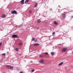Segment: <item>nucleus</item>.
<instances>
[{
	"label": "nucleus",
	"mask_w": 73,
	"mask_h": 73,
	"mask_svg": "<svg viewBox=\"0 0 73 73\" xmlns=\"http://www.w3.org/2000/svg\"><path fill=\"white\" fill-rule=\"evenodd\" d=\"M35 40V38H33V39H32V41H33L34 40Z\"/></svg>",
	"instance_id": "nucleus-23"
},
{
	"label": "nucleus",
	"mask_w": 73,
	"mask_h": 73,
	"mask_svg": "<svg viewBox=\"0 0 73 73\" xmlns=\"http://www.w3.org/2000/svg\"><path fill=\"white\" fill-rule=\"evenodd\" d=\"M20 3H21V4H24V0H22L20 1Z\"/></svg>",
	"instance_id": "nucleus-4"
},
{
	"label": "nucleus",
	"mask_w": 73,
	"mask_h": 73,
	"mask_svg": "<svg viewBox=\"0 0 73 73\" xmlns=\"http://www.w3.org/2000/svg\"><path fill=\"white\" fill-rule=\"evenodd\" d=\"M2 56H5V53L2 54Z\"/></svg>",
	"instance_id": "nucleus-24"
},
{
	"label": "nucleus",
	"mask_w": 73,
	"mask_h": 73,
	"mask_svg": "<svg viewBox=\"0 0 73 73\" xmlns=\"http://www.w3.org/2000/svg\"><path fill=\"white\" fill-rule=\"evenodd\" d=\"M11 14H15V15H17V12L16 11L14 10V11H12Z\"/></svg>",
	"instance_id": "nucleus-2"
},
{
	"label": "nucleus",
	"mask_w": 73,
	"mask_h": 73,
	"mask_svg": "<svg viewBox=\"0 0 73 73\" xmlns=\"http://www.w3.org/2000/svg\"><path fill=\"white\" fill-rule=\"evenodd\" d=\"M39 45V44L38 43H35L34 44V46H38Z\"/></svg>",
	"instance_id": "nucleus-8"
},
{
	"label": "nucleus",
	"mask_w": 73,
	"mask_h": 73,
	"mask_svg": "<svg viewBox=\"0 0 73 73\" xmlns=\"http://www.w3.org/2000/svg\"><path fill=\"white\" fill-rule=\"evenodd\" d=\"M32 13V11L30 10L29 11V13L30 14H31Z\"/></svg>",
	"instance_id": "nucleus-15"
},
{
	"label": "nucleus",
	"mask_w": 73,
	"mask_h": 73,
	"mask_svg": "<svg viewBox=\"0 0 73 73\" xmlns=\"http://www.w3.org/2000/svg\"><path fill=\"white\" fill-rule=\"evenodd\" d=\"M2 44H3L2 42H0V46H1V45Z\"/></svg>",
	"instance_id": "nucleus-26"
},
{
	"label": "nucleus",
	"mask_w": 73,
	"mask_h": 73,
	"mask_svg": "<svg viewBox=\"0 0 73 73\" xmlns=\"http://www.w3.org/2000/svg\"><path fill=\"white\" fill-rule=\"evenodd\" d=\"M38 4V3H36L35 6H34V8H35V7H37V6Z\"/></svg>",
	"instance_id": "nucleus-12"
},
{
	"label": "nucleus",
	"mask_w": 73,
	"mask_h": 73,
	"mask_svg": "<svg viewBox=\"0 0 73 73\" xmlns=\"http://www.w3.org/2000/svg\"><path fill=\"white\" fill-rule=\"evenodd\" d=\"M13 69V67L12 66H11L10 68V69Z\"/></svg>",
	"instance_id": "nucleus-16"
},
{
	"label": "nucleus",
	"mask_w": 73,
	"mask_h": 73,
	"mask_svg": "<svg viewBox=\"0 0 73 73\" xmlns=\"http://www.w3.org/2000/svg\"><path fill=\"white\" fill-rule=\"evenodd\" d=\"M44 61L42 60H40L39 61V62H40V63H42Z\"/></svg>",
	"instance_id": "nucleus-7"
},
{
	"label": "nucleus",
	"mask_w": 73,
	"mask_h": 73,
	"mask_svg": "<svg viewBox=\"0 0 73 73\" xmlns=\"http://www.w3.org/2000/svg\"><path fill=\"white\" fill-rule=\"evenodd\" d=\"M62 16L63 17H65V13H63Z\"/></svg>",
	"instance_id": "nucleus-11"
},
{
	"label": "nucleus",
	"mask_w": 73,
	"mask_h": 73,
	"mask_svg": "<svg viewBox=\"0 0 73 73\" xmlns=\"http://www.w3.org/2000/svg\"><path fill=\"white\" fill-rule=\"evenodd\" d=\"M72 18H73V15L71 17Z\"/></svg>",
	"instance_id": "nucleus-30"
},
{
	"label": "nucleus",
	"mask_w": 73,
	"mask_h": 73,
	"mask_svg": "<svg viewBox=\"0 0 73 73\" xmlns=\"http://www.w3.org/2000/svg\"><path fill=\"white\" fill-rule=\"evenodd\" d=\"M44 54H46V55H47V54H48V53L47 52H46L44 53Z\"/></svg>",
	"instance_id": "nucleus-22"
},
{
	"label": "nucleus",
	"mask_w": 73,
	"mask_h": 73,
	"mask_svg": "<svg viewBox=\"0 0 73 73\" xmlns=\"http://www.w3.org/2000/svg\"><path fill=\"white\" fill-rule=\"evenodd\" d=\"M41 22V20L40 19H38L37 20V22L38 23H40Z\"/></svg>",
	"instance_id": "nucleus-6"
},
{
	"label": "nucleus",
	"mask_w": 73,
	"mask_h": 73,
	"mask_svg": "<svg viewBox=\"0 0 73 73\" xmlns=\"http://www.w3.org/2000/svg\"><path fill=\"white\" fill-rule=\"evenodd\" d=\"M11 66L9 65H6V67H7V68H9Z\"/></svg>",
	"instance_id": "nucleus-10"
},
{
	"label": "nucleus",
	"mask_w": 73,
	"mask_h": 73,
	"mask_svg": "<svg viewBox=\"0 0 73 73\" xmlns=\"http://www.w3.org/2000/svg\"><path fill=\"white\" fill-rule=\"evenodd\" d=\"M54 23L55 25H58V23L56 21H54Z\"/></svg>",
	"instance_id": "nucleus-14"
},
{
	"label": "nucleus",
	"mask_w": 73,
	"mask_h": 73,
	"mask_svg": "<svg viewBox=\"0 0 73 73\" xmlns=\"http://www.w3.org/2000/svg\"><path fill=\"white\" fill-rule=\"evenodd\" d=\"M12 37L13 38H18L19 36L16 35H12Z\"/></svg>",
	"instance_id": "nucleus-1"
},
{
	"label": "nucleus",
	"mask_w": 73,
	"mask_h": 73,
	"mask_svg": "<svg viewBox=\"0 0 73 73\" xmlns=\"http://www.w3.org/2000/svg\"><path fill=\"white\" fill-rule=\"evenodd\" d=\"M62 64H63V62H61L60 63L58 64V65H59V66H61V65H62Z\"/></svg>",
	"instance_id": "nucleus-13"
},
{
	"label": "nucleus",
	"mask_w": 73,
	"mask_h": 73,
	"mask_svg": "<svg viewBox=\"0 0 73 73\" xmlns=\"http://www.w3.org/2000/svg\"><path fill=\"white\" fill-rule=\"evenodd\" d=\"M19 73H23V71H21Z\"/></svg>",
	"instance_id": "nucleus-29"
},
{
	"label": "nucleus",
	"mask_w": 73,
	"mask_h": 73,
	"mask_svg": "<svg viewBox=\"0 0 73 73\" xmlns=\"http://www.w3.org/2000/svg\"><path fill=\"white\" fill-rule=\"evenodd\" d=\"M59 45H60V44H59Z\"/></svg>",
	"instance_id": "nucleus-31"
},
{
	"label": "nucleus",
	"mask_w": 73,
	"mask_h": 73,
	"mask_svg": "<svg viewBox=\"0 0 73 73\" xmlns=\"http://www.w3.org/2000/svg\"><path fill=\"white\" fill-rule=\"evenodd\" d=\"M51 55H54V52H52L51 53Z\"/></svg>",
	"instance_id": "nucleus-21"
},
{
	"label": "nucleus",
	"mask_w": 73,
	"mask_h": 73,
	"mask_svg": "<svg viewBox=\"0 0 73 73\" xmlns=\"http://www.w3.org/2000/svg\"><path fill=\"white\" fill-rule=\"evenodd\" d=\"M39 57L40 58H42V57H43V56H42V55H40L39 56Z\"/></svg>",
	"instance_id": "nucleus-20"
},
{
	"label": "nucleus",
	"mask_w": 73,
	"mask_h": 73,
	"mask_svg": "<svg viewBox=\"0 0 73 73\" xmlns=\"http://www.w3.org/2000/svg\"><path fill=\"white\" fill-rule=\"evenodd\" d=\"M67 50V48H64L62 49V52H66Z\"/></svg>",
	"instance_id": "nucleus-3"
},
{
	"label": "nucleus",
	"mask_w": 73,
	"mask_h": 73,
	"mask_svg": "<svg viewBox=\"0 0 73 73\" xmlns=\"http://www.w3.org/2000/svg\"><path fill=\"white\" fill-rule=\"evenodd\" d=\"M29 0H26L25 2V3H28V2H29Z\"/></svg>",
	"instance_id": "nucleus-17"
},
{
	"label": "nucleus",
	"mask_w": 73,
	"mask_h": 73,
	"mask_svg": "<svg viewBox=\"0 0 73 73\" xmlns=\"http://www.w3.org/2000/svg\"><path fill=\"white\" fill-rule=\"evenodd\" d=\"M24 25V23H22L19 25V27H21L23 26V25Z\"/></svg>",
	"instance_id": "nucleus-9"
},
{
	"label": "nucleus",
	"mask_w": 73,
	"mask_h": 73,
	"mask_svg": "<svg viewBox=\"0 0 73 73\" xmlns=\"http://www.w3.org/2000/svg\"><path fill=\"white\" fill-rule=\"evenodd\" d=\"M34 71H35V70L34 69H33L31 70V72H34Z\"/></svg>",
	"instance_id": "nucleus-25"
},
{
	"label": "nucleus",
	"mask_w": 73,
	"mask_h": 73,
	"mask_svg": "<svg viewBox=\"0 0 73 73\" xmlns=\"http://www.w3.org/2000/svg\"><path fill=\"white\" fill-rule=\"evenodd\" d=\"M33 62V61H30V62H29V64H30V63H31V62Z\"/></svg>",
	"instance_id": "nucleus-27"
},
{
	"label": "nucleus",
	"mask_w": 73,
	"mask_h": 73,
	"mask_svg": "<svg viewBox=\"0 0 73 73\" xmlns=\"http://www.w3.org/2000/svg\"><path fill=\"white\" fill-rule=\"evenodd\" d=\"M54 34H55V32H54L52 33V34L53 35H54Z\"/></svg>",
	"instance_id": "nucleus-28"
},
{
	"label": "nucleus",
	"mask_w": 73,
	"mask_h": 73,
	"mask_svg": "<svg viewBox=\"0 0 73 73\" xmlns=\"http://www.w3.org/2000/svg\"><path fill=\"white\" fill-rule=\"evenodd\" d=\"M18 44H19V45H22V43L21 42H19L18 43Z\"/></svg>",
	"instance_id": "nucleus-18"
},
{
	"label": "nucleus",
	"mask_w": 73,
	"mask_h": 73,
	"mask_svg": "<svg viewBox=\"0 0 73 73\" xmlns=\"http://www.w3.org/2000/svg\"><path fill=\"white\" fill-rule=\"evenodd\" d=\"M15 50L16 51H17V50H19V48H16L15 49Z\"/></svg>",
	"instance_id": "nucleus-19"
},
{
	"label": "nucleus",
	"mask_w": 73,
	"mask_h": 73,
	"mask_svg": "<svg viewBox=\"0 0 73 73\" xmlns=\"http://www.w3.org/2000/svg\"><path fill=\"white\" fill-rule=\"evenodd\" d=\"M1 17L2 18H5V17H6V16L5 15L3 14L1 15Z\"/></svg>",
	"instance_id": "nucleus-5"
}]
</instances>
